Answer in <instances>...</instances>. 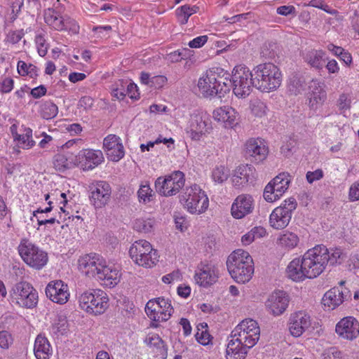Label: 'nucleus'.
<instances>
[{
    "instance_id": "nucleus-51",
    "label": "nucleus",
    "mask_w": 359,
    "mask_h": 359,
    "mask_svg": "<svg viewBox=\"0 0 359 359\" xmlns=\"http://www.w3.org/2000/svg\"><path fill=\"white\" fill-rule=\"evenodd\" d=\"M35 43L39 55L41 57L45 56L48 51V44L46 43L44 36L41 34L36 35L35 37Z\"/></svg>"
},
{
    "instance_id": "nucleus-18",
    "label": "nucleus",
    "mask_w": 359,
    "mask_h": 359,
    "mask_svg": "<svg viewBox=\"0 0 359 359\" xmlns=\"http://www.w3.org/2000/svg\"><path fill=\"white\" fill-rule=\"evenodd\" d=\"M104 157L101 150L86 149L76 156L78 165L83 170H91L104 162Z\"/></svg>"
},
{
    "instance_id": "nucleus-46",
    "label": "nucleus",
    "mask_w": 359,
    "mask_h": 359,
    "mask_svg": "<svg viewBox=\"0 0 359 359\" xmlns=\"http://www.w3.org/2000/svg\"><path fill=\"white\" fill-rule=\"evenodd\" d=\"M200 325L201 326L202 330L200 329L199 325L197 326V332L195 334V337L199 344L205 346L209 344L210 342L211 337L207 330V324L201 323Z\"/></svg>"
},
{
    "instance_id": "nucleus-41",
    "label": "nucleus",
    "mask_w": 359,
    "mask_h": 359,
    "mask_svg": "<svg viewBox=\"0 0 359 359\" xmlns=\"http://www.w3.org/2000/svg\"><path fill=\"white\" fill-rule=\"evenodd\" d=\"M265 234L266 231L264 228L255 226L242 236L241 242L244 245H248L252 243L255 238L263 237Z\"/></svg>"
},
{
    "instance_id": "nucleus-49",
    "label": "nucleus",
    "mask_w": 359,
    "mask_h": 359,
    "mask_svg": "<svg viewBox=\"0 0 359 359\" xmlns=\"http://www.w3.org/2000/svg\"><path fill=\"white\" fill-rule=\"evenodd\" d=\"M64 20V29L62 31H67L74 34L79 33V26L74 19L67 15H65Z\"/></svg>"
},
{
    "instance_id": "nucleus-52",
    "label": "nucleus",
    "mask_w": 359,
    "mask_h": 359,
    "mask_svg": "<svg viewBox=\"0 0 359 359\" xmlns=\"http://www.w3.org/2000/svg\"><path fill=\"white\" fill-rule=\"evenodd\" d=\"M55 170L58 171H63L68 168V161L65 155L58 154L54 157L53 161Z\"/></svg>"
},
{
    "instance_id": "nucleus-35",
    "label": "nucleus",
    "mask_w": 359,
    "mask_h": 359,
    "mask_svg": "<svg viewBox=\"0 0 359 359\" xmlns=\"http://www.w3.org/2000/svg\"><path fill=\"white\" fill-rule=\"evenodd\" d=\"M69 331V323L65 316L58 314L53 319L50 332L57 337L67 334Z\"/></svg>"
},
{
    "instance_id": "nucleus-15",
    "label": "nucleus",
    "mask_w": 359,
    "mask_h": 359,
    "mask_svg": "<svg viewBox=\"0 0 359 359\" xmlns=\"http://www.w3.org/2000/svg\"><path fill=\"white\" fill-rule=\"evenodd\" d=\"M311 317L305 311H297L290 315L287 328L290 334L294 337H301L311 327Z\"/></svg>"
},
{
    "instance_id": "nucleus-5",
    "label": "nucleus",
    "mask_w": 359,
    "mask_h": 359,
    "mask_svg": "<svg viewBox=\"0 0 359 359\" xmlns=\"http://www.w3.org/2000/svg\"><path fill=\"white\" fill-rule=\"evenodd\" d=\"M180 201L191 214H202L209 206L208 197L196 184L185 183L180 195Z\"/></svg>"
},
{
    "instance_id": "nucleus-7",
    "label": "nucleus",
    "mask_w": 359,
    "mask_h": 359,
    "mask_svg": "<svg viewBox=\"0 0 359 359\" xmlns=\"http://www.w3.org/2000/svg\"><path fill=\"white\" fill-rule=\"evenodd\" d=\"M79 305L87 313L94 316L101 315L109 307V297L102 290H88L79 295Z\"/></svg>"
},
{
    "instance_id": "nucleus-40",
    "label": "nucleus",
    "mask_w": 359,
    "mask_h": 359,
    "mask_svg": "<svg viewBox=\"0 0 359 359\" xmlns=\"http://www.w3.org/2000/svg\"><path fill=\"white\" fill-rule=\"evenodd\" d=\"M306 88V83L304 79L294 76L290 79L287 85V90L291 95H297L302 94Z\"/></svg>"
},
{
    "instance_id": "nucleus-8",
    "label": "nucleus",
    "mask_w": 359,
    "mask_h": 359,
    "mask_svg": "<svg viewBox=\"0 0 359 359\" xmlns=\"http://www.w3.org/2000/svg\"><path fill=\"white\" fill-rule=\"evenodd\" d=\"M18 252L25 263L34 269L40 270L48 263V254L28 240L21 241Z\"/></svg>"
},
{
    "instance_id": "nucleus-36",
    "label": "nucleus",
    "mask_w": 359,
    "mask_h": 359,
    "mask_svg": "<svg viewBox=\"0 0 359 359\" xmlns=\"http://www.w3.org/2000/svg\"><path fill=\"white\" fill-rule=\"evenodd\" d=\"M156 219L150 217L137 218L133 223V229L140 233H148L154 230Z\"/></svg>"
},
{
    "instance_id": "nucleus-39",
    "label": "nucleus",
    "mask_w": 359,
    "mask_h": 359,
    "mask_svg": "<svg viewBox=\"0 0 359 359\" xmlns=\"http://www.w3.org/2000/svg\"><path fill=\"white\" fill-rule=\"evenodd\" d=\"M128 81L125 79H119L115 81L111 86V91L113 97L119 100H122L127 95Z\"/></svg>"
},
{
    "instance_id": "nucleus-58",
    "label": "nucleus",
    "mask_w": 359,
    "mask_h": 359,
    "mask_svg": "<svg viewBox=\"0 0 359 359\" xmlns=\"http://www.w3.org/2000/svg\"><path fill=\"white\" fill-rule=\"evenodd\" d=\"M182 279V274L180 271H174L170 273L163 276L162 281L165 284H170L174 281H179Z\"/></svg>"
},
{
    "instance_id": "nucleus-57",
    "label": "nucleus",
    "mask_w": 359,
    "mask_h": 359,
    "mask_svg": "<svg viewBox=\"0 0 359 359\" xmlns=\"http://www.w3.org/2000/svg\"><path fill=\"white\" fill-rule=\"evenodd\" d=\"M230 82L231 80L227 77H224V75L221 76L217 71L216 86H218L219 94L222 93V91L226 92V90H229L228 85Z\"/></svg>"
},
{
    "instance_id": "nucleus-45",
    "label": "nucleus",
    "mask_w": 359,
    "mask_h": 359,
    "mask_svg": "<svg viewBox=\"0 0 359 359\" xmlns=\"http://www.w3.org/2000/svg\"><path fill=\"white\" fill-rule=\"evenodd\" d=\"M58 108L55 104L47 101L42 104L41 107V114L45 119H50L57 116Z\"/></svg>"
},
{
    "instance_id": "nucleus-1",
    "label": "nucleus",
    "mask_w": 359,
    "mask_h": 359,
    "mask_svg": "<svg viewBox=\"0 0 359 359\" xmlns=\"http://www.w3.org/2000/svg\"><path fill=\"white\" fill-rule=\"evenodd\" d=\"M327 265L326 247L318 245L302 257L293 259L286 268V276L295 282L313 279L320 276Z\"/></svg>"
},
{
    "instance_id": "nucleus-17",
    "label": "nucleus",
    "mask_w": 359,
    "mask_h": 359,
    "mask_svg": "<svg viewBox=\"0 0 359 359\" xmlns=\"http://www.w3.org/2000/svg\"><path fill=\"white\" fill-rule=\"evenodd\" d=\"M290 302L288 295L283 290L271 293L265 302V307L273 316H280L287 310Z\"/></svg>"
},
{
    "instance_id": "nucleus-61",
    "label": "nucleus",
    "mask_w": 359,
    "mask_h": 359,
    "mask_svg": "<svg viewBox=\"0 0 359 359\" xmlns=\"http://www.w3.org/2000/svg\"><path fill=\"white\" fill-rule=\"evenodd\" d=\"M123 311L125 316L128 318H132L139 312L138 308H137L133 302H130L125 303Z\"/></svg>"
},
{
    "instance_id": "nucleus-33",
    "label": "nucleus",
    "mask_w": 359,
    "mask_h": 359,
    "mask_svg": "<svg viewBox=\"0 0 359 359\" xmlns=\"http://www.w3.org/2000/svg\"><path fill=\"white\" fill-rule=\"evenodd\" d=\"M43 18L47 25L52 29L60 32L64 29V16L59 11L53 8L46 9L43 11Z\"/></svg>"
},
{
    "instance_id": "nucleus-28",
    "label": "nucleus",
    "mask_w": 359,
    "mask_h": 359,
    "mask_svg": "<svg viewBox=\"0 0 359 359\" xmlns=\"http://www.w3.org/2000/svg\"><path fill=\"white\" fill-rule=\"evenodd\" d=\"M311 93L309 105L313 110L320 107L327 98L326 91L323 89L322 83L317 80H313L309 86Z\"/></svg>"
},
{
    "instance_id": "nucleus-4",
    "label": "nucleus",
    "mask_w": 359,
    "mask_h": 359,
    "mask_svg": "<svg viewBox=\"0 0 359 359\" xmlns=\"http://www.w3.org/2000/svg\"><path fill=\"white\" fill-rule=\"evenodd\" d=\"M252 72L254 86L262 92L275 90L281 84V72L273 63L259 64L252 69Z\"/></svg>"
},
{
    "instance_id": "nucleus-34",
    "label": "nucleus",
    "mask_w": 359,
    "mask_h": 359,
    "mask_svg": "<svg viewBox=\"0 0 359 359\" xmlns=\"http://www.w3.org/2000/svg\"><path fill=\"white\" fill-rule=\"evenodd\" d=\"M304 59L311 67L320 70L325 64V53L322 50H311L306 53Z\"/></svg>"
},
{
    "instance_id": "nucleus-53",
    "label": "nucleus",
    "mask_w": 359,
    "mask_h": 359,
    "mask_svg": "<svg viewBox=\"0 0 359 359\" xmlns=\"http://www.w3.org/2000/svg\"><path fill=\"white\" fill-rule=\"evenodd\" d=\"M174 221L176 229L180 231L184 232L188 229L189 222L185 216L180 213L175 214Z\"/></svg>"
},
{
    "instance_id": "nucleus-32",
    "label": "nucleus",
    "mask_w": 359,
    "mask_h": 359,
    "mask_svg": "<svg viewBox=\"0 0 359 359\" xmlns=\"http://www.w3.org/2000/svg\"><path fill=\"white\" fill-rule=\"evenodd\" d=\"M299 242L300 238L297 233L286 230L278 235L276 243L281 249L290 251L297 248Z\"/></svg>"
},
{
    "instance_id": "nucleus-9",
    "label": "nucleus",
    "mask_w": 359,
    "mask_h": 359,
    "mask_svg": "<svg viewBox=\"0 0 359 359\" xmlns=\"http://www.w3.org/2000/svg\"><path fill=\"white\" fill-rule=\"evenodd\" d=\"M129 254L136 264L145 268L153 267L158 261L156 250L146 240L134 242L129 249Z\"/></svg>"
},
{
    "instance_id": "nucleus-64",
    "label": "nucleus",
    "mask_w": 359,
    "mask_h": 359,
    "mask_svg": "<svg viewBox=\"0 0 359 359\" xmlns=\"http://www.w3.org/2000/svg\"><path fill=\"white\" fill-rule=\"evenodd\" d=\"M276 12L280 15L287 16L290 15H295L296 9L293 6H281L277 8Z\"/></svg>"
},
{
    "instance_id": "nucleus-38",
    "label": "nucleus",
    "mask_w": 359,
    "mask_h": 359,
    "mask_svg": "<svg viewBox=\"0 0 359 359\" xmlns=\"http://www.w3.org/2000/svg\"><path fill=\"white\" fill-rule=\"evenodd\" d=\"M144 342L156 355L162 354L164 351V342L157 334H148Z\"/></svg>"
},
{
    "instance_id": "nucleus-30",
    "label": "nucleus",
    "mask_w": 359,
    "mask_h": 359,
    "mask_svg": "<svg viewBox=\"0 0 359 359\" xmlns=\"http://www.w3.org/2000/svg\"><path fill=\"white\" fill-rule=\"evenodd\" d=\"M34 353L36 359H50L53 348L48 338L43 334H39L35 339Z\"/></svg>"
},
{
    "instance_id": "nucleus-2",
    "label": "nucleus",
    "mask_w": 359,
    "mask_h": 359,
    "mask_svg": "<svg viewBox=\"0 0 359 359\" xmlns=\"http://www.w3.org/2000/svg\"><path fill=\"white\" fill-rule=\"evenodd\" d=\"M79 270L86 276L99 280L102 285L113 287L121 280V272L97 254H88L79 258Z\"/></svg>"
},
{
    "instance_id": "nucleus-27",
    "label": "nucleus",
    "mask_w": 359,
    "mask_h": 359,
    "mask_svg": "<svg viewBox=\"0 0 359 359\" xmlns=\"http://www.w3.org/2000/svg\"><path fill=\"white\" fill-rule=\"evenodd\" d=\"M348 290L334 287L325 293L322 304L327 310H333L340 306L346 299Z\"/></svg>"
},
{
    "instance_id": "nucleus-21",
    "label": "nucleus",
    "mask_w": 359,
    "mask_h": 359,
    "mask_svg": "<svg viewBox=\"0 0 359 359\" xmlns=\"http://www.w3.org/2000/svg\"><path fill=\"white\" fill-rule=\"evenodd\" d=\"M335 332L341 339L354 340L359 336V322L353 316L344 317L337 323Z\"/></svg>"
},
{
    "instance_id": "nucleus-14",
    "label": "nucleus",
    "mask_w": 359,
    "mask_h": 359,
    "mask_svg": "<svg viewBox=\"0 0 359 359\" xmlns=\"http://www.w3.org/2000/svg\"><path fill=\"white\" fill-rule=\"evenodd\" d=\"M89 200L95 209L104 208L111 196V187L107 181H94L89 186Z\"/></svg>"
},
{
    "instance_id": "nucleus-63",
    "label": "nucleus",
    "mask_w": 359,
    "mask_h": 359,
    "mask_svg": "<svg viewBox=\"0 0 359 359\" xmlns=\"http://www.w3.org/2000/svg\"><path fill=\"white\" fill-rule=\"evenodd\" d=\"M212 180H223L227 178L226 168L220 165L213 170L212 173Z\"/></svg>"
},
{
    "instance_id": "nucleus-20",
    "label": "nucleus",
    "mask_w": 359,
    "mask_h": 359,
    "mask_svg": "<svg viewBox=\"0 0 359 359\" xmlns=\"http://www.w3.org/2000/svg\"><path fill=\"white\" fill-rule=\"evenodd\" d=\"M268 153V147L262 139L250 138L245 144L244 154L252 162L263 161L266 159Z\"/></svg>"
},
{
    "instance_id": "nucleus-62",
    "label": "nucleus",
    "mask_w": 359,
    "mask_h": 359,
    "mask_svg": "<svg viewBox=\"0 0 359 359\" xmlns=\"http://www.w3.org/2000/svg\"><path fill=\"white\" fill-rule=\"evenodd\" d=\"M208 41V36L203 35L194 38L189 42V46L192 48H198L202 47Z\"/></svg>"
},
{
    "instance_id": "nucleus-12",
    "label": "nucleus",
    "mask_w": 359,
    "mask_h": 359,
    "mask_svg": "<svg viewBox=\"0 0 359 359\" xmlns=\"http://www.w3.org/2000/svg\"><path fill=\"white\" fill-rule=\"evenodd\" d=\"M231 337H236L245 343V346L252 348L260 337V328L258 323L251 318L242 320L231 333Z\"/></svg>"
},
{
    "instance_id": "nucleus-42",
    "label": "nucleus",
    "mask_w": 359,
    "mask_h": 359,
    "mask_svg": "<svg viewBox=\"0 0 359 359\" xmlns=\"http://www.w3.org/2000/svg\"><path fill=\"white\" fill-rule=\"evenodd\" d=\"M326 254L327 257V263L330 262V264H340L347 257V254L342 249L336 248L329 250L326 248Z\"/></svg>"
},
{
    "instance_id": "nucleus-56",
    "label": "nucleus",
    "mask_w": 359,
    "mask_h": 359,
    "mask_svg": "<svg viewBox=\"0 0 359 359\" xmlns=\"http://www.w3.org/2000/svg\"><path fill=\"white\" fill-rule=\"evenodd\" d=\"M12 335L7 331L0 332V347L7 349L13 344Z\"/></svg>"
},
{
    "instance_id": "nucleus-3",
    "label": "nucleus",
    "mask_w": 359,
    "mask_h": 359,
    "mask_svg": "<svg viewBox=\"0 0 359 359\" xmlns=\"http://www.w3.org/2000/svg\"><path fill=\"white\" fill-rule=\"evenodd\" d=\"M226 266L231 278L238 283L249 282L254 274V262L247 251L238 249L232 252L226 260Z\"/></svg>"
},
{
    "instance_id": "nucleus-26",
    "label": "nucleus",
    "mask_w": 359,
    "mask_h": 359,
    "mask_svg": "<svg viewBox=\"0 0 359 359\" xmlns=\"http://www.w3.org/2000/svg\"><path fill=\"white\" fill-rule=\"evenodd\" d=\"M290 181H269L263 191V198L268 203L278 201L287 190Z\"/></svg>"
},
{
    "instance_id": "nucleus-25",
    "label": "nucleus",
    "mask_w": 359,
    "mask_h": 359,
    "mask_svg": "<svg viewBox=\"0 0 359 359\" xmlns=\"http://www.w3.org/2000/svg\"><path fill=\"white\" fill-rule=\"evenodd\" d=\"M103 147L109 161L117 162L124 156L123 146L115 135H109L104 139Z\"/></svg>"
},
{
    "instance_id": "nucleus-22",
    "label": "nucleus",
    "mask_w": 359,
    "mask_h": 359,
    "mask_svg": "<svg viewBox=\"0 0 359 359\" xmlns=\"http://www.w3.org/2000/svg\"><path fill=\"white\" fill-rule=\"evenodd\" d=\"M217 71L218 68L207 70L199 78L197 86L203 97H211L219 94L218 86H216Z\"/></svg>"
},
{
    "instance_id": "nucleus-54",
    "label": "nucleus",
    "mask_w": 359,
    "mask_h": 359,
    "mask_svg": "<svg viewBox=\"0 0 359 359\" xmlns=\"http://www.w3.org/2000/svg\"><path fill=\"white\" fill-rule=\"evenodd\" d=\"M190 50L189 49H184L182 50H177L172 53H170L167 56V60L170 62H177L182 59H185L187 57V53Z\"/></svg>"
},
{
    "instance_id": "nucleus-60",
    "label": "nucleus",
    "mask_w": 359,
    "mask_h": 359,
    "mask_svg": "<svg viewBox=\"0 0 359 359\" xmlns=\"http://www.w3.org/2000/svg\"><path fill=\"white\" fill-rule=\"evenodd\" d=\"M127 95L132 100H138L140 98V93L137 86L134 83L128 81Z\"/></svg>"
},
{
    "instance_id": "nucleus-37",
    "label": "nucleus",
    "mask_w": 359,
    "mask_h": 359,
    "mask_svg": "<svg viewBox=\"0 0 359 359\" xmlns=\"http://www.w3.org/2000/svg\"><path fill=\"white\" fill-rule=\"evenodd\" d=\"M233 176L239 180H251L257 177V174L253 165L242 164L236 168Z\"/></svg>"
},
{
    "instance_id": "nucleus-59",
    "label": "nucleus",
    "mask_w": 359,
    "mask_h": 359,
    "mask_svg": "<svg viewBox=\"0 0 359 359\" xmlns=\"http://www.w3.org/2000/svg\"><path fill=\"white\" fill-rule=\"evenodd\" d=\"M348 199L352 202L359 201V181L355 182L350 187Z\"/></svg>"
},
{
    "instance_id": "nucleus-6",
    "label": "nucleus",
    "mask_w": 359,
    "mask_h": 359,
    "mask_svg": "<svg viewBox=\"0 0 359 359\" xmlns=\"http://www.w3.org/2000/svg\"><path fill=\"white\" fill-rule=\"evenodd\" d=\"M9 300L12 304L18 307L33 309L39 302L38 292L30 283L22 280L11 287Z\"/></svg>"
},
{
    "instance_id": "nucleus-47",
    "label": "nucleus",
    "mask_w": 359,
    "mask_h": 359,
    "mask_svg": "<svg viewBox=\"0 0 359 359\" xmlns=\"http://www.w3.org/2000/svg\"><path fill=\"white\" fill-rule=\"evenodd\" d=\"M268 108L266 104L261 100H255L251 105L252 114L258 117H262L266 114Z\"/></svg>"
},
{
    "instance_id": "nucleus-10",
    "label": "nucleus",
    "mask_w": 359,
    "mask_h": 359,
    "mask_svg": "<svg viewBox=\"0 0 359 359\" xmlns=\"http://www.w3.org/2000/svg\"><path fill=\"white\" fill-rule=\"evenodd\" d=\"M297 207V203L295 198L290 197L284 200L270 214L269 219L270 226L276 230L286 228L289 225Z\"/></svg>"
},
{
    "instance_id": "nucleus-24",
    "label": "nucleus",
    "mask_w": 359,
    "mask_h": 359,
    "mask_svg": "<svg viewBox=\"0 0 359 359\" xmlns=\"http://www.w3.org/2000/svg\"><path fill=\"white\" fill-rule=\"evenodd\" d=\"M255 207V200L249 194H241L234 200L231 208V215L235 219H242L252 212Z\"/></svg>"
},
{
    "instance_id": "nucleus-31",
    "label": "nucleus",
    "mask_w": 359,
    "mask_h": 359,
    "mask_svg": "<svg viewBox=\"0 0 359 359\" xmlns=\"http://www.w3.org/2000/svg\"><path fill=\"white\" fill-rule=\"evenodd\" d=\"M185 186V181H155L157 192L164 196L176 194Z\"/></svg>"
},
{
    "instance_id": "nucleus-29",
    "label": "nucleus",
    "mask_w": 359,
    "mask_h": 359,
    "mask_svg": "<svg viewBox=\"0 0 359 359\" xmlns=\"http://www.w3.org/2000/svg\"><path fill=\"white\" fill-rule=\"evenodd\" d=\"M226 350V359H245L250 347L240 341L236 337H229Z\"/></svg>"
},
{
    "instance_id": "nucleus-48",
    "label": "nucleus",
    "mask_w": 359,
    "mask_h": 359,
    "mask_svg": "<svg viewBox=\"0 0 359 359\" xmlns=\"http://www.w3.org/2000/svg\"><path fill=\"white\" fill-rule=\"evenodd\" d=\"M152 193L153 191L149 185L142 184L137 192L140 201L144 203L149 202L151 200Z\"/></svg>"
},
{
    "instance_id": "nucleus-55",
    "label": "nucleus",
    "mask_w": 359,
    "mask_h": 359,
    "mask_svg": "<svg viewBox=\"0 0 359 359\" xmlns=\"http://www.w3.org/2000/svg\"><path fill=\"white\" fill-rule=\"evenodd\" d=\"M224 120L222 122L227 126H231L234 124L236 121V112L234 109L229 107H224Z\"/></svg>"
},
{
    "instance_id": "nucleus-44",
    "label": "nucleus",
    "mask_w": 359,
    "mask_h": 359,
    "mask_svg": "<svg viewBox=\"0 0 359 359\" xmlns=\"http://www.w3.org/2000/svg\"><path fill=\"white\" fill-rule=\"evenodd\" d=\"M24 132V134L18 135L15 140L18 142L22 149H28L34 145L35 142L32 140V129L25 128Z\"/></svg>"
},
{
    "instance_id": "nucleus-23",
    "label": "nucleus",
    "mask_w": 359,
    "mask_h": 359,
    "mask_svg": "<svg viewBox=\"0 0 359 359\" xmlns=\"http://www.w3.org/2000/svg\"><path fill=\"white\" fill-rule=\"evenodd\" d=\"M45 292L47 297L59 304H66L70 297L68 285L60 280L48 283Z\"/></svg>"
},
{
    "instance_id": "nucleus-11",
    "label": "nucleus",
    "mask_w": 359,
    "mask_h": 359,
    "mask_svg": "<svg viewBox=\"0 0 359 359\" xmlns=\"http://www.w3.org/2000/svg\"><path fill=\"white\" fill-rule=\"evenodd\" d=\"M252 71L245 65L236 66L233 70L232 84L235 95L244 98L250 94L252 86H254Z\"/></svg>"
},
{
    "instance_id": "nucleus-16",
    "label": "nucleus",
    "mask_w": 359,
    "mask_h": 359,
    "mask_svg": "<svg viewBox=\"0 0 359 359\" xmlns=\"http://www.w3.org/2000/svg\"><path fill=\"white\" fill-rule=\"evenodd\" d=\"M211 129V121L206 112L197 111L191 116L188 133L192 140H199L202 135L209 133Z\"/></svg>"
},
{
    "instance_id": "nucleus-13",
    "label": "nucleus",
    "mask_w": 359,
    "mask_h": 359,
    "mask_svg": "<svg viewBox=\"0 0 359 359\" xmlns=\"http://www.w3.org/2000/svg\"><path fill=\"white\" fill-rule=\"evenodd\" d=\"M173 311L171 301L164 297L150 299L145 306V312L149 318L157 323L169 320Z\"/></svg>"
},
{
    "instance_id": "nucleus-19",
    "label": "nucleus",
    "mask_w": 359,
    "mask_h": 359,
    "mask_svg": "<svg viewBox=\"0 0 359 359\" xmlns=\"http://www.w3.org/2000/svg\"><path fill=\"white\" fill-rule=\"evenodd\" d=\"M219 269L212 264H202L195 271L194 280L198 285L208 287L215 284L219 278Z\"/></svg>"
},
{
    "instance_id": "nucleus-43",
    "label": "nucleus",
    "mask_w": 359,
    "mask_h": 359,
    "mask_svg": "<svg viewBox=\"0 0 359 359\" xmlns=\"http://www.w3.org/2000/svg\"><path fill=\"white\" fill-rule=\"evenodd\" d=\"M197 8L195 6L190 7L189 5H184L176 10V15L179 22L184 25L188 22L189 18L196 13Z\"/></svg>"
},
{
    "instance_id": "nucleus-50",
    "label": "nucleus",
    "mask_w": 359,
    "mask_h": 359,
    "mask_svg": "<svg viewBox=\"0 0 359 359\" xmlns=\"http://www.w3.org/2000/svg\"><path fill=\"white\" fill-rule=\"evenodd\" d=\"M141 82L144 84H150L152 86L155 82L163 83L166 81V78L163 76H157L150 78V74L146 72H142L140 76Z\"/></svg>"
}]
</instances>
